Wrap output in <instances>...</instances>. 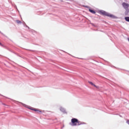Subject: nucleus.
<instances>
[{
	"mask_svg": "<svg viewBox=\"0 0 129 129\" xmlns=\"http://www.w3.org/2000/svg\"><path fill=\"white\" fill-rule=\"evenodd\" d=\"M100 13L101 15H103V16H106V17H109L110 18H113V19L115 18V16L113 15L110 14L103 10L100 11Z\"/></svg>",
	"mask_w": 129,
	"mask_h": 129,
	"instance_id": "f257e3e1",
	"label": "nucleus"
},
{
	"mask_svg": "<svg viewBox=\"0 0 129 129\" xmlns=\"http://www.w3.org/2000/svg\"><path fill=\"white\" fill-rule=\"evenodd\" d=\"M72 125H77V122H78V119L75 118H73L71 119Z\"/></svg>",
	"mask_w": 129,
	"mask_h": 129,
	"instance_id": "f03ea898",
	"label": "nucleus"
},
{
	"mask_svg": "<svg viewBox=\"0 0 129 129\" xmlns=\"http://www.w3.org/2000/svg\"><path fill=\"white\" fill-rule=\"evenodd\" d=\"M22 105H23V106H25V107H27V108H29V109H31V110H34V111H38V112H41V111L39 110H37L36 109H33V108H31L30 107H29V106L26 105V104L21 103Z\"/></svg>",
	"mask_w": 129,
	"mask_h": 129,
	"instance_id": "7ed1b4c3",
	"label": "nucleus"
},
{
	"mask_svg": "<svg viewBox=\"0 0 129 129\" xmlns=\"http://www.w3.org/2000/svg\"><path fill=\"white\" fill-rule=\"evenodd\" d=\"M122 6L124 8V9H125V10L126 9H128L129 5L127 3H123Z\"/></svg>",
	"mask_w": 129,
	"mask_h": 129,
	"instance_id": "20e7f679",
	"label": "nucleus"
},
{
	"mask_svg": "<svg viewBox=\"0 0 129 129\" xmlns=\"http://www.w3.org/2000/svg\"><path fill=\"white\" fill-rule=\"evenodd\" d=\"M59 110L63 113H66V110L65 109V108H63V107H60Z\"/></svg>",
	"mask_w": 129,
	"mask_h": 129,
	"instance_id": "39448f33",
	"label": "nucleus"
},
{
	"mask_svg": "<svg viewBox=\"0 0 129 129\" xmlns=\"http://www.w3.org/2000/svg\"><path fill=\"white\" fill-rule=\"evenodd\" d=\"M125 16H127V15L128 14V13H129V9L128 8V9H125Z\"/></svg>",
	"mask_w": 129,
	"mask_h": 129,
	"instance_id": "423d86ee",
	"label": "nucleus"
},
{
	"mask_svg": "<svg viewBox=\"0 0 129 129\" xmlns=\"http://www.w3.org/2000/svg\"><path fill=\"white\" fill-rule=\"evenodd\" d=\"M89 11L90 13H91L92 14H95V11L94 10H92L91 9H89Z\"/></svg>",
	"mask_w": 129,
	"mask_h": 129,
	"instance_id": "0eeeda50",
	"label": "nucleus"
},
{
	"mask_svg": "<svg viewBox=\"0 0 129 129\" xmlns=\"http://www.w3.org/2000/svg\"><path fill=\"white\" fill-rule=\"evenodd\" d=\"M125 20L126 21V22H129V17H125Z\"/></svg>",
	"mask_w": 129,
	"mask_h": 129,
	"instance_id": "6e6552de",
	"label": "nucleus"
},
{
	"mask_svg": "<svg viewBox=\"0 0 129 129\" xmlns=\"http://www.w3.org/2000/svg\"><path fill=\"white\" fill-rule=\"evenodd\" d=\"M77 125H80L81 124V122L78 120V122H77Z\"/></svg>",
	"mask_w": 129,
	"mask_h": 129,
	"instance_id": "1a4fd4ad",
	"label": "nucleus"
},
{
	"mask_svg": "<svg viewBox=\"0 0 129 129\" xmlns=\"http://www.w3.org/2000/svg\"><path fill=\"white\" fill-rule=\"evenodd\" d=\"M17 24H22V22L20 20H16Z\"/></svg>",
	"mask_w": 129,
	"mask_h": 129,
	"instance_id": "9d476101",
	"label": "nucleus"
},
{
	"mask_svg": "<svg viewBox=\"0 0 129 129\" xmlns=\"http://www.w3.org/2000/svg\"><path fill=\"white\" fill-rule=\"evenodd\" d=\"M89 83L90 84H91V85H93V83H92V82H89Z\"/></svg>",
	"mask_w": 129,
	"mask_h": 129,
	"instance_id": "9b49d317",
	"label": "nucleus"
},
{
	"mask_svg": "<svg viewBox=\"0 0 129 129\" xmlns=\"http://www.w3.org/2000/svg\"><path fill=\"white\" fill-rule=\"evenodd\" d=\"M93 86H94V87H96V85H94V84H93Z\"/></svg>",
	"mask_w": 129,
	"mask_h": 129,
	"instance_id": "f8f14e48",
	"label": "nucleus"
},
{
	"mask_svg": "<svg viewBox=\"0 0 129 129\" xmlns=\"http://www.w3.org/2000/svg\"><path fill=\"white\" fill-rule=\"evenodd\" d=\"M96 88H99V87L96 86Z\"/></svg>",
	"mask_w": 129,
	"mask_h": 129,
	"instance_id": "ddd939ff",
	"label": "nucleus"
},
{
	"mask_svg": "<svg viewBox=\"0 0 129 129\" xmlns=\"http://www.w3.org/2000/svg\"><path fill=\"white\" fill-rule=\"evenodd\" d=\"M0 46H3V44L1 42H0Z\"/></svg>",
	"mask_w": 129,
	"mask_h": 129,
	"instance_id": "4468645a",
	"label": "nucleus"
},
{
	"mask_svg": "<svg viewBox=\"0 0 129 129\" xmlns=\"http://www.w3.org/2000/svg\"><path fill=\"white\" fill-rule=\"evenodd\" d=\"M26 26L27 27V28H29V27L26 25Z\"/></svg>",
	"mask_w": 129,
	"mask_h": 129,
	"instance_id": "2eb2a0df",
	"label": "nucleus"
}]
</instances>
